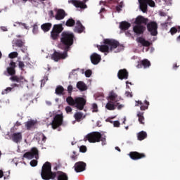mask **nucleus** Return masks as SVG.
<instances>
[{"mask_svg": "<svg viewBox=\"0 0 180 180\" xmlns=\"http://www.w3.org/2000/svg\"><path fill=\"white\" fill-rule=\"evenodd\" d=\"M125 96H127V98H133V94L130 91H126Z\"/></svg>", "mask_w": 180, "mask_h": 180, "instance_id": "nucleus-50", "label": "nucleus"}, {"mask_svg": "<svg viewBox=\"0 0 180 180\" xmlns=\"http://www.w3.org/2000/svg\"><path fill=\"white\" fill-rule=\"evenodd\" d=\"M49 13L51 15V18H54V12H53V11H50Z\"/></svg>", "mask_w": 180, "mask_h": 180, "instance_id": "nucleus-60", "label": "nucleus"}, {"mask_svg": "<svg viewBox=\"0 0 180 180\" xmlns=\"http://www.w3.org/2000/svg\"><path fill=\"white\" fill-rule=\"evenodd\" d=\"M84 74H85V77H86V78H89V77H91L92 75V70H87L85 71Z\"/></svg>", "mask_w": 180, "mask_h": 180, "instance_id": "nucleus-39", "label": "nucleus"}, {"mask_svg": "<svg viewBox=\"0 0 180 180\" xmlns=\"http://www.w3.org/2000/svg\"><path fill=\"white\" fill-rule=\"evenodd\" d=\"M137 117L139 118V123H141V124H144V120H145V118H144V112H140L139 111L137 112Z\"/></svg>", "mask_w": 180, "mask_h": 180, "instance_id": "nucleus-28", "label": "nucleus"}, {"mask_svg": "<svg viewBox=\"0 0 180 180\" xmlns=\"http://www.w3.org/2000/svg\"><path fill=\"white\" fill-rule=\"evenodd\" d=\"M39 30V27L37 26V24H34L33 25L32 32L36 34Z\"/></svg>", "mask_w": 180, "mask_h": 180, "instance_id": "nucleus-41", "label": "nucleus"}, {"mask_svg": "<svg viewBox=\"0 0 180 180\" xmlns=\"http://www.w3.org/2000/svg\"><path fill=\"white\" fill-rule=\"evenodd\" d=\"M72 89H73L72 85L70 84L68 86V94H71V92H72Z\"/></svg>", "mask_w": 180, "mask_h": 180, "instance_id": "nucleus-53", "label": "nucleus"}, {"mask_svg": "<svg viewBox=\"0 0 180 180\" xmlns=\"http://www.w3.org/2000/svg\"><path fill=\"white\" fill-rule=\"evenodd\" d=\"M104 45L99 46L98 50L101 51V53H109V50L110 51H113L115 49H117L120 44L119 41L115 39H105L103 40Z\"/></svg>", "mask_w": 180, "mask_h": 180, "instance_id": "nucleus-2", "label": "nucleus"}, {"mask_svg": "<svg viewBox=\"0 0 180 180\" xmlns=\"http://www.w3.org/2000/svg\"><path fill=\"white\" fill-rule=\"evenodd\" d=\"M21 51L22 53H25V51H27V47H26L25 45L23 46L22 48H21Z\"/></svg>", "mask_w": 180, "mask_h": 180, "instance_id": "nucleus-55", "label": "nucleus"}, {"mask_svg": "<svg viewBox=\"0 0 180 180\" xmlns=\"http://www.w3.org/2000/svg\"><path fill=\"white\" fill-rule=\"evenodd\" d=\"M92 112H98V105L96 103L92 104Z\"/></svg>", "mask_w": 180, "mask_h": 180, "instance_id": "nucleus-43", "label": "nucleus"}, {"mask_svg": "<svg viewBox=\"0 0 180 180\" xmlns=\"http://www.w3.org/2000/svg\"><path fill=\"white\" fill-rule=\"evenodd\" d=\"M71 158H72V160H77V155H73L71 156Z\"/></svg>", "mask_w": 180, "mask_h": 180, "instance_id": "nucleus-63", "label": "nucleus"}, {"mask_svg": "<svg viewBox=\"0 0 180 180\" xmlns=\"http://www.w3.org/2000/svg\"><path fill=\"white\" fill-rule=\"evenodd\" d=\"M116 108H117L118 110H120L123 108V105L120 104V103H117V101L115 103Z\"/></svg>", "mask_w": 180, "mask_h": 180, "instance_id": "nucleus-49", "label": "nucleus"}, {"mask_svg": "<svg viewBox=\"0 0 180 180\" xmlns=\"http://www.w3.org/2000/svg\"><path fill=\"white\" fill-rule=\"evenodd\" d=\"M64 92V87L63 86H58L55 90L56 95H63Z\"/></svg>", "mask_w": 180, "mask_h": 180, "instance_id": "nucleus-36", "label": "nucleus"}, {"mask_svg": "<svg viewBox=\"0 0 180 180\" xmlns=\"http://www.w3.org/2000/svg\"><path fill=\"white\" fill-rule=\"evenodd\" d=\"M4 176V171L0 170V178H2Z\"/></svg>", "mask_w": 180, "mask_h": 180, "instance_id": "nucleus-62", "label": "nucleus"}, {"mask_svg": "<svg viewBox=\"0 0 180 180\" xmlns=\"http://www.w3.org/2000/svg\"><path fill=\"white\" fill-rule=\"evenodd\" d=\"M77 88L82 92L88 89V86H86V84L84 82H78L77 83Z\"/></svg>", "mask_w": 180, "mask_h": 180, "instance_id": "nucleus-25", "label": "nucleus"}, {"mask_svg": "<svg viewBox=\"0 0 180 180\" xmlns=\"http://www.w3.org/2000/svg\"><path fill=\"white\" fill-rule=\"evenodd\" d=\"M136 41H137L138 43H140L141 44H142V46H143V47H150V44H151L150 43V41L146 40V39H144V38H143V37H138V38L136 39Z\"/></svg>", "mask_w": 180, "mask_h": 180, "instance_id": "nucleus-23", "label": "nucleus"}, {"mask_svg": "<svg viewBox=\"0 0 180 180\" xmlns=\"http://www.w3.org/2000/svg\"><path fill=\"white\" fill-rule=\"evenodd\" d=\"M117 77L119 79H127L129 78V72L126 69H121L118 71Z\"/></svg>", "mask_w": 180, "mask_h": 180, "instance_id": "nucleus-18", "label": "nucleus"}, {"mask_svg": "<svg viewBox=\"0 0 180 180\" xmlns=\"http://www.w3.org/2000/svg\"><path fill=\"white\" fill-rule=\"evenodd\" d=\"M75 171L76 172H82L86 168V163L84 162H77L75 164Z\"/></svg>", "mask_w": 180, "mask_h": 180, "instance_id": "nucleus-13", "label": "nucleus"}, {"mask_svg": "<svg viewBox=\"0 0 180 180\" xmlns=\"http://www.w3.org/2000/svg\"><path fill=\"white\" fill-rule=\"evenodd\" d=\"M65 111L67 113H71V112H72V108L70 106H67L65 108Z\"/></svg>", "mask_w": 180, "mask_h": 180, "instance_id": "nucleus-51", "label": "nucleus"}, {"mask_svg": "<svg viewBox=\"0 0 180 180\" xmlns=\"http://www.w3.org/2000/svg\"><path fill=\"white\" fill-rule=\"evenodd\" d=\"M18 52H12L8 55L10 58H16L18 57Z\"/></svg>", "mask_w": 180, "mask_h": 180, "instance_id": "nucleus-40", "label": "nucleus"}, {"mask_svg": "<svg viewBox=\"0 0 180 180\" xmlns=\"http://www.w3.org/2000/svg\"><path fill=\"white\" fill-rule=\"evenodd\" d=\"M12 89H13V88L11 87H7L6 89H4V91H3V94H9V92H11V91H12Z\"/></svg>", "mask_w": 180, "mask_h": 180, "instance_id": "nucleus-47", "label": "nucleus"}, {"mask_svg": "<svg viewBox=\"0 0 180 180\" xmlns=\"http://www.w3.org/2000/svg\"><path fill=\"white\" fill-rule=\"evenodd\" d=\"M74 117L76 120V122H81V120L84 117V113L81 112H76L74 115Z\"/></svg>", "mask_w": 180, "mask_h": 180, "instance_id": "nucleus-34", "label": "nucleus"}, {"mask_svg": "<svg viewBox=\"0 0 180 180\" xmlns=\"http://www.w3.org/2000/svg\"><path fill=\"white\" fill-rule=\"evenodd\" d=\"M25 39H15L14 44L16 47L22 48L25 46Z\"/></svg>", "mask_w": 180, "mask_h": 180, "instance_id": "nucleus-32", "label": "nucleus"}, {"mask_svg": "<svg viewBox=\"0 0 180 180\" xmlns=\"http://www.w3.org/2000/svg\"><path fill=\"white\" fill-rule=\"evenodd\" d=\"M129 157L131 160H141V158H146V154L140 153L139 152H131L129 153Z\"/></svg>", "mask_w": 180, "mask_h": 180, "instance_id": "nucleus-14", "label": "nucleus"}, {"mask_svg": "<svg viewBox=\"0 0 180 180\" xmlns=\"http://www.w3.org/2000/svg\"><path fill=\"white\" fill-rule=\"evenodd\" d=\"M41 137H42L41 141H43V143H46V140H47V137H46L44 134H42Z\"/></svg>", "mask_w": 180, "mask_h": 180, "instance_id": "nucleus-56", "label": "nucleus"}, {"mask_svg": "<svg viewBox=\"0 0 180 180\" xmlns=\"http://www.w3.org/2000/svg\"><path fill=\"white\" fill-rule=\"evenodd\" d=\"M137 139L139 141L144 140V139H147V132L142 131L137 134Z\"/></svg>", "mask_w": 180, "mask_h": 180, "instance_id": "nucleus-31", "label": "nucleus"}, {"mask_svg": "<svg viewBox=\"0 0 180 180\" xmlns=\"http://www.w3.org/2000/svg\"><path fill=\"white\" fill-rule=\"evenodd\" d=\"M34 124H36V121L34 120H30V121L25 122V127L27 130H30L32 127H34Z\"/></svg>", "mask_w": 180, "mask_h": 180, "instance_id": "nucleus-29", "label": "nucleus"}, {"mask_svg": "<svg viewBox=\"0 0 180 180\" xmlns=\"http://www.w3.org/2000/svg\"><path fill=\"white\" fill-rule=\"evenodd\" d=\"M7 72L9 74V75H11V77H13L15 74H16V70L13 68H7Z\"/></svg>", "mask_w": 180, "mask_h": 180, "instance_id": "nucleus-37", "label": "nucleus"}, {"mask_svg": "<svg viewBox=\"0 0 180 180\" xmlns=\"http://www.w3.org/2000/svg\"><path fill=\"white\" fill-rule=\"evenodd\" d=\"M116 103L108 101L105 105V108L108 109V110H115V109H116Z\"/></svg>", "mask_w": 180, "mask_h": 180, "instance_id": "nucleus-27", "label": "nucleus"}, {"mask_svg": "<svg viewBox=\"0 0 180 180\" xmlns=\"http://www.w3.org/2000/svg\"><path fill=\"white\" fill-rule=\"evenodd\" d=\"M15 126H17V127H19V126H22V124L20 122H19V121H17L15 122Z\"/></svg>", "mask_w": 180, "mask_h": 180, "instance_id": "nucleus-59", "label": "nucleus"}, {"mask_svg": "<svg viewBox=\"0 0 180 180\" xmlns=\"http://www.w3.org/2000/svg\"><path fill=\"white\" fill-rule=\"evenodd\" d=\"M130 26H131V24L127 21H122L120 23V29L123 31L129 30Z\"/></svg>", "mask_w": 180, "mask_h": 180, "instance_id": "nucleus-24", "label": "nucleus"}, {"mask_svg": "<svg viewBox=\"0 0 180 180\" xmlns=\"http://www.w3.org/2000/svg\"><path fill=\"white\" fill-rule=\"evenodd\" d=\"M76 25H77L75 27V32H77V33H82V32L85 30V27L82 25L81 21L77 20Z\"/></svg>", "mask_w": 180, "mask_h": 180, "instance_id": "nucleus-22", "label": "nucleus"}, {"mask_svg": "<svg viewBox=\"0 0 180 180\" xmlns=\"http://www.w3.org/2000/svg\"><path fill=\"white\" fill-rule=\"evenodd\" d=\"M22 132H15L11 135V140L14 143H16L17 144L18 143H20V141H22Z\"/></svg>", "mask_w": 180, "mask_h": 180, "instance_id": "nucleus-19", "label": "nucleus"}, {"mask_svg": "<svg viewBox=\"0 0 180 180\" xmlns=\"http://www.w3.org/2000/svg\"><path fill=\"white\" fill-rule=\"evenodd\" d=\"M117 98V94L116 93L112 91L109 94V96H108L109 102H114L115 103H116V102H117V100H116Z\"/></svg>", "mask_w": 180, "mask_h": 180, "instance_id": "nucleus-26", "label": "nucleus"}, {"mask_svg": "<svg viewBox=\"0 0 180 180\" xmlns=\"http://www.w3.org/2000/svg\"><path fill=\"white\" fill-rule=\"evenodd\" d=\"M23 158H27V160L35 158L36 160H39V150L37 148H32L30 151L23 155Z\"/></svg>", "mask_w": 180, "mask_h": 180, "instance_id": "nucleus-9", "label": "nucleus"}, {"mask_svg": "<svg viewBox=\"0 0 180 180\" xmlns=\"http://www.w3.org/2000/svg\"><path fill=\"white\" fill-rule=\"evenodd\" d=\"M68 57V51H64L63 53L55 51L51 56V59L56 62L60 61V60H65Z\"/></svg>", "mask_w": 180, "mask_h": 180, "instance_id": "nucleus-7", "label": "nucleus"}, {"mask_svg": "<svg viewBox=\"0 0 180 180\" xmlns=\"http://www.w3.org/2000/svg\"><path fill=\"white\" fill-rule=\"evenodd\" d=\"M79 151L80 153H86V146H80Z\"/></svg>", "mask_w": 180, "mask_h": 180, "instance_id": "nucleus-46", "label": "nucleus"}, {"mask_svg": "<svg viewBox=\"0 0 180 180\" xmlns=\"http://www.w3.org/2000/svg\"><path fill=\"white\" fill-rule=\"evenodd\" d=\"M178 32V29L176 27H173L170 29V33L173 36V34H175Z\"/></svg>", "mask_w": 180, "mask_h": 180, "instance_id": "nucleus-42", "label": "nucleus"}, {"mask_svg": "<svg viewBox=\"0 0 180 180\" xmlns=\"http://www.w3.org/2000/svg\"><path fill=\"white\" fill-rule=\"evenodd\" d=\"M178 67H179V66H178V65H176V63H175V64L173 65L174 70H176V69L178 68Z\"/></svg>", "mask_w": 180, "mask_h": 180, "instance_id": "nucleus-64", "label": "nucleus"}, {"mask_svg": "<svg viewBox=\"0 0 180 180\" xmlns=\"http://www.w3.org/2000/svg\"><path fill=\"white\" fill-rule=\"evenodd\" d=\"M11 86H13V88H19V86H20V84L14 83V84H12Z\"/></svg>", "mask_w": 180, "mask_h": 180, "instance_id": "nucleus-54", "label": "nucleus"}, {"mask_svg": "<svg viewBox=\"0 0 180 180\" xmlns=\"http://www.w3.org/2000/svg\"><path fill=\"white\" fill-rule=\"evenodd\" d=\"M65 16H67V14L65 13V11H64L63 9H58L55 15V19L56 20H63V19H64Z\"/></svg>", "mask_w": 180, "mask_h": 180, "instance_id": "nucleus-20", "label": "nucleus"}, {"mask_svg": "<svg viewBox=\"0 0 180 180\" xmlns=\"http://www.w3.org/2000/svg\"><path fill=\"white\" fill-rule=\"evenodd\" d=\"M84 141H89V143H100V141H102V145L105 146L106 144V136H102V134L99 131H93L84 137Z\"/></svg>", "mask_w": 180, "mask_h": 180, "instance_id": "nucleus-3", "label": "nucleus"}, {"mask_svg": "<svg viewBox=\"0 0 180 180\" xmlns=\"http://www.w3.org/2000/svg\"><path fill=\"white\" fill-rule=\"evenodd\" d=\"M51 26L53 25L50 22H46L44 24H42L41 25V28L44 31V32H49L51 29Z\"/></svg>", "mask_w": 180, "mask_h": 180, "instance_id": "nucleus-30", "label": "nucleus"}, {"mask_svg": "<svg viewBox=\"0 0 180 180\" xmlns=\"http://www.w3.org/2000/svg\"><path fill=\"white\" fill-rule=\"evenodd\" d=\"M68 4H72L75 8H80V9H86L88 6L83 1L79 0H68Z\"/></svg>", "mask_w": 180, "mask_h": 180, "instance_id": "nucleus-12", "label": "nucleus"}, {"mask_svg": "<svg viewBox=\"0 0 180 180\" xmlns=\"http://www.w3.org/2000/svg\"><path fill=\"white\" fill-rule=\"evenodd\" d=\"M10 80L12 81V82H17V84L20 86L26 81V79H25V77L18 75L11 76L10 77Z\"/></svg>", "mask_w": 180, "mask_h": 180, "instance_id": "nucleus-17", "label": "nucleus"}, {"mask_svg": "<svg viewBox=\"0 0 180 180\" xmlns=\"http://www.w3.org/2000/svg\"><path fill=\"white\" fill-rule=\"evenodd\" d=\"M10 68H16V63L13 62V60H11L10 62Z\"/></svg>", "mask_w": 180, "mask_h": 180, "instance_id": "nucleus-48", "label": "nucleus"}, {"mask_svg": "<svg viewBox=\"0 0 180 180\" xmlns=\"http://www.w3.org/2000/svg\"><path fill=\"white\" fill-rule=\"evenodd\" d=\"M151 66V63H150V60L148 59H143V60H141L139 64L137 65L138 68H148Z\"/></svg>", "mask_w": 180, "mask_h": 180, "instance_id": "nucleus-21", "label": "nucleus"}, {"mask_svg": "<svg viewBox=\"0 0 180 180\" xmlns=\"http://www.w3.org/2000/svg\"><path fill=\"white\" fill-rule=\"evenodd\" d=\"M135 106H140L141 110H147V109H148V106H150V102L145 100L143 103L142 101H136Z\"/></svg>", "mask_w": 180, "mask_h": 180, "instance_id": "nucleus-15", "label": "nucleus"}, {"mask_svg": "<svg viewBox=\"0 0 180 180\" xmlns=\"http://www.w3.org/2000/svg\"><path fill=\"white\" fill-rule=\"evenodd\" d=\"M86 105V100L82 97L75 98V108L78 110H84V108Z\"/></svg>", "mask_w": 180, "mask_h": 180, "instance_id": "nucleus-11", "label": "nucleus"}, {"mask_svg": "<svg viewBox=\"0 0 180 180\" xmlns=\"http://www.w3.org/2000/svg\"><path fill=\"white\" fill-rule=\"evenodd\" d=\"M113 126L114 127H120V122L119 121H114Z\"/></svg>", "mask_w": 180, "mask_h": 180, "instance_id": "nucleus-52", "label": "nucleus"}, {"mask_svg": "<svg viewBox=\"0 0 180 180\" xmlns=\"http://www.w3.org/2000/svg\"><path fill=\"white\" fill-rule=\"evenodd\" d=\"M124 6V3L123 1H121L120 3L118 4V5L116 6V11L118 13L122 12V8Z\"/></svg>", "mask_w": 180, "mask_h": 180, "instance_id": "nucleus-38", "label": "nucleus"}, {"mask_svg": "<svg viewBox=\"0 0 180 180\" xmlns=\"http://www.w3.org/2000/svg\"><path fill=\"white\" fill-rule=\"evenodd\" d=\"M90 60H91L92 64H94V65H96L99 64V63H101V60H102V57L101 56V55H99L96 53H94L90 56Z\"/></svg>", "mask_w": 180, "mask_h": 180, "instance_id": "nucleus-16", "label": "nucleus"}, {"mask_svg": "<svg viewBox=\"0 0 180 180\" xmlns=\"http://www.w3.org/2000/svg\"><path fill=\"white\" fill-rule=\"evenodd\" d=\"M17 25H21L22 26H23L25 27V29H27V26L26 25L25 23H22V22H16Z\"/></svg>", "mask_w": 180, "mask_h": 180, "instance_id": "nucleus-57", "label": "nucleus"}, {"mask_svg": "<svg viewBox=\"0 0 180 180\" xmlns=\"http://www.w3.org/2000/svg\"><path fill=\"white\" fill-rule=\"evenodd\" d=\"M18 67L20 70H23V68H25V63H23V61H19Z\"/></svg>", "mask_w": 180, "mask_h": 180, "instance_id": "nucleus-44", "label": "nucleus"}, {"mask_svg": "<svg viewBox=\"0 0 180 180\" xmlns=\"http://www.w3.org/2000/svg\"><path fill=\"white\" fill-rule=\"evenodd\" d=\"M64 30L63 24H56L53 25L52 31L51 32V37L52 40H58L60 33Z\"/></svg>", "mask_w": 180, "mask_h": 180, "instance_id": "nucleus-5", "label": "nucleus"}, {"mask_svg": "<svg viewBox=\"0 0 180 180\" xmlns=\"http://www.w3.org/2000/svg\"><path fill=\"white\" fill-rule=\"evenodd\" d=\"M160 16H167V13H165V12H161V13H160Z\"/></svg>", "mask_w": 180, "mask_h": 180, "instance_id": "nucleus-61", "label": "nucleus"}, {"mask_svg": "<svg viewBox=\"0 0 180 180\" xmlns=\"http://www.w3.org/2000/svg\"><path fill=\"white\" fill-rule=\"evenodd\" d=\"M146 27L148 32L150 33L152 36H157L158 34V24L155 21H150L147 22Z\"/></svg>", "mask_w": 180, "mask_h": 180, "instance_id": "nucleus-6", "label": "nucleus"}, {"mask_svg": "<svg viewBox=\"0 0 180 180\" xmlns=\"http://www.w3.org/2000/svg\"><path fill=\"white\" fill-rule=\"evenodd\" d=\"M64 117L63 116V114H58L56 115L53 120L52 121L51 126L52 128L56 130L58 127H60L63 124Z\"/></svg>", "mask_w": 180, "mask_h": 180, "instance_id": "nucleus-10", "label": "nucleus"}, {"mask_svg": "<svg viewBox=\"0 0 180 180\" xmlns=\"http://www.w3.org/2000/svg\"><path fill=\"white\" fill-rule=\"evenodd\" d=\"M126 84H127V88H128L129 89L130 86H129V85H131V82H129V81H127Z\"/></svg>", "mask_w": 180, "mask_h": 180, "instance_id": "nucleus-58", "label": "nucleus"}, {"mask_svg": "<svg viewBox=\"0 0 180 180\" xmlns=\"http://www.w3.org/2000/svg\"><path fill=\"white\" fill-rule=\"evenodd\" d=\"M65 26L68 27H74L75 26V20L69 18L65 22Z\"/></svg>", "mask_w": 180, "mask_h": 180, "instance_id": "nucleus-33", "label": "nucleus"}, {"mask_svg": "<svg viewBox=\"0 0 180 180\" xmlns=\"http://www.w3.org/2000/svg\"><path fill=\"white\" fill-rule=\"evenodd\" d=\"M30 164L31 167H37V160H32Z\"/></svg>", "mask_w": 180, "mask_h": 180, "instance_id": "nucleus-45", "label": "nucleus"}, {"mask_svg": "<svg viewBox=\"0 0 180 180\" xmlns=\"http://www.w3.org/2000/svg\"><path fill=\"white\" fill-rule=\"evenodd\" d=\"M139 5H140V9L143 12V13H146L147 12V5H149V6L154 7L155 6V3L153 0H139Z\"/></svg>", "mask_w": 180, "mask_h": 180, "instance_id": "nucleus-8", "label": "nucleus"}, {"mask_svg": "<svg viewBox=\"0 0 180 180\" xmlns=\"http://www.w3.org/2000/svg\"><path fill=\"white\" fill-rule=\"evenodd\" d=\"M74 39H75L74 33L68 31L63 32L60 37V42L58 45V49L63 50V51H70L71 46L74 44Z\"/></svg>", "mask_w": 180, "mask_h": 180, "instance_id": "nucleus-1", "label": "nucleus"}, {"mask_svg": "<svg viewBox=\"0 0 180 180\" xmlns=\"http://www.w3.org/2000/svg\"><path fill=\"white\" fill-rule=\"evenodd\" d=\"M135 25L133 28V30L136 34L140 35L144 33L146 30V27L142 25H147L148 23V18H146L142 15H139L135 20Z\"/></svg>", "mask_w": 180, "mask_h": 180, "instance_id": "nucleus-4", "label": "nucleus"}, {"mask_svg": "<svg viewBox=\"0 0 180 180\" xmlns=\"http://www.w3.org/2000/svg\"><path fill=\"white\" fill-rule=\"evenodd\" d=\"M66 102L67 103H68V105H70V106H75V98L74 99L71 96H68L66 98Z\"/></svg>", "mask_w": 180, "mask_h": 180, "instance_id": "nucleus-35", "label": "nucleus"}]
</instances>
